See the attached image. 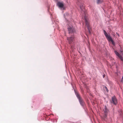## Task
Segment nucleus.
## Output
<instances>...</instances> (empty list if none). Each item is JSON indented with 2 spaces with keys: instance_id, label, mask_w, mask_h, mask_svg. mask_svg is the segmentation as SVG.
Here are the masks:
<instances>
[{
  "instance_id": "1",
  "label": "nucleus",
  "mask_w": 123,
  "mask_h": 123,
  "mask_svg": "<svg viewBox=\"0 0 123 123\" xmlns=\"http://www.w3.org/2000/svg\"><path fill=\"white\" fill-rule=\"evenodd\" d=\"M84 19L85 21L86 26L87 28L88 29L89 33L90 34L91 33V28L89 25L88 19L86 16H84Z\"/></svg>"
},
{
  "instance_id": "2",
  "label": "nucleus",
  "mask_w": 123,
  "mask_h": 123,
  "mask_svg": "<svg viewBox=\"0 0 123 123\" xmlns=\"http://www.w3.org/2000/svg\"><path fill=\"white\" fill-rule=\"evenodd\" d=\"M76 94V96L78 98L79 100V101L80 103V104L82 106H83L84 105V103L82 99L80 97L79 94L77 92H75Z\"/></svg>"
},
{
  "instance_id": "3",
  "label": "nucleus",
  "mask_w": 123,
  "mask_h": 123,
  "mask_svg": "<svg viewBox=\"0 0 123 123\" xmlns=\"http://www.w3.org/2000/svg\"><path fill=\"white\" fill-rule=\"evenodd\" d=\"M104 32L106 37L108 41H111L112 40V38L110 35H108L107 34L106 32L104 30Z\"/></svg>"
},
{
  "instance_id": "4",
  "label": "nucleus",
  "mask_w": 123,
  "mask_h": 123,
  "mask_svg": "<svg viewBox=\"0 0 123 123\" xmlns=\"http://www.w3.org/2000/svg\"><path fill=\"white\" fill-rule=\"evenodd\" d=\"M68 29L69 33H71L75 32V30L73 26H69L68 28Z\"/></svg>"
},
{
  "instance_id": "5",
  "label": "nucleus",
  "mask_w": 123,
  "mask_h": 123,
  "mask_svg": "<svg viewBox=\"0 0 123 123\" xmlns=\"http://www.w3.org/2000/svg\"><path fill=\"white\" fill-rule=\"evenodd\" d=\"M111 103H113L115 105H116L117 103V99L115 96L111 98Z\"/></svg>"
},
{
  "instance_id": "6",
  "label": "nucleus",
  "mask_w": 123,
  "mask_h": 123,
  "mask_svg": "<svg viewBox=\"0 0 123 123\" xmlns=\"http://www.w3.org/2000/svg\"><path fill=\"white\" fill-rule=\"evenodd\" d=\"M67 40L70 44H71L73 42L74 39V37L73 36H72L70 37H68Z\"/></svg>"
},
{
  "instance_id": "7",
  "label": "nucleus",
  "mask_w": 123,
  "mask_h": 123,
  "mask_svg": "<svg viewBox=\"0 0 123 123\" xmlns=\"http://www.w3.org/2000/svg\"><path fill=\"white\" fill-rule=\"evenodd\" d=\"M114 52L116 55L118 56L120 59L122 61H123V58L122 56L116 51H114Z\"/></svg>"
},
{
  "instance_id": "8",
  "label": "nucleus",
  "mask_w": 123,
  "mask_h": 123,
  "mask_svg": "<svg viewBox=\"0 0 123 123\" xmlns=\"http://www.w3.org/2000/svg\"><path fill=\"white\" fill-rule=\"evenodd\" d=\"M103 111L104 112L105 115V117L106 118L107 117V114L108 112V110L107 109L106 106H105L104 108L103 109Z\"/></svg>"
},
{
  "instance_id": "9",
  "label": "nucleus",
  "mask_w": 123,
  "mask_h": 123,
  "mask_svg": "<svg viewBox=\"0 0 123 123\" xmlns=\"http://www.w3.org/2000/svg\"><path fill=\"white\" fill-rule=\"evenodd\" d=\"M57 5L59 7L61 8L63 7L64 6V4L62 2H58L57 3Z\"/></svg>"
},
{
  "instance_id": "10",
  "label": "nucleus",
  "mask_w": 123,
  "mask_h": 123,
  "mask_svg": "<svg viewBox=\"0 0 123 123\" xmlns=\"http://www.w3.org/2000/svg\"><path fill=\"white\" fill-rule=\"evenodd\" d=\"M80 9L82 10V13H84L85 14L86 13V12L85 11L84 6L83 5H80Z\"/></svg>"
},
{
  "instance_id": "11",
  "label": "nucleus",
  "mask_w": 123,
  "mask_h": 123,
  "mask_svg": "<svg viewBox=\"0 0 123 123\" xmlns=\"http://www.w3.org/2000/svg\"><path fill=\"white\" fill-rule=\"evenodd\" d=\"M103 1V0H97V3L98 4H99L102 3Z\"/></svg>"
},
{
  "instance_id": "12",
  "label": "nucleus",
  "mask_w": 123,
  "mask_h": 123,
  "mask_svg": "<svg viewBox=\"0 0 123 123\" xmlns=\"http://www.w3.org/2000/svg\"><path fill=\"white\" fill-rule=\"evenodd\" d=\"M113 44L114 45V43L113 40L111 41Z\"/></svg>"
},
{
  "instance_id": "13",
  "label": "nucleus",
  "mask_w": 123,
  "mask_h": 123,
  "mask_svg": "<svg viewBox=\"0 0 123 123\" xmlns=\"http://www.w3.org/2000/svg\"><path fill=\"white\" fill-rule=\"evenodd\" d=\"M105 89H106V90L107 91V92H108V91H109V90H108V89L107 88V87H106L105 86Z\"/></svg>"
},
{
  "instance_id": "14",
  "label": "nucleus",
  "mask_w": 123,
  "mask_h": 123,
  "mask_svg": "<svg viewBox=\"0 0 123 123\" xmlns=\"http://www.w3.org/2000/svg\"><path fill=\"white\" fill-rule=\"evenodd\" d=\"M121 81L123 83V76L122 77V80H121Z\"/></svg>"
},
{
  "instance_id": "15",
  "label": "nucleus",
  "mask_w": 123,
  "mask_h": 123,
  "mask_svg": "<svg viewBox=\"0 0 123 123\" xmlns=\"http://www.w3.org/2000/svg\"><path fill=\"white\" fill-rule=\"evenodd\" d=\"M121 51L122 53H123V51Z\"/></svg>"
},
{
  "instance_id": "16",
  "label": "nucleus",
  "mask_w": 123,
  "mask_h": 123,
  "mask_svg": "<svg viewBox=\"0 0 123 123\" xmlns=\"http://www.w3.org/2000/svg\"><path fill=\"white\" fill-rule=\"evenodd\" d=\"M103 77H104V75H103Z\"/></svg>"
},
{
  "instance_id": "17",
  "label": "nucleus",
  "mask_w": 123,
  "mask_h": 123,
  "mask_svg": "<svg viewBox=\"0 0 123 123\" xmlns=\"http://www.w3.org/2000/svg\"><path fill=\"white\" fill-rule=\"evenodd\" d=\"M103 77H104V75H103Z\"/></svg>"
}]
</instances>
